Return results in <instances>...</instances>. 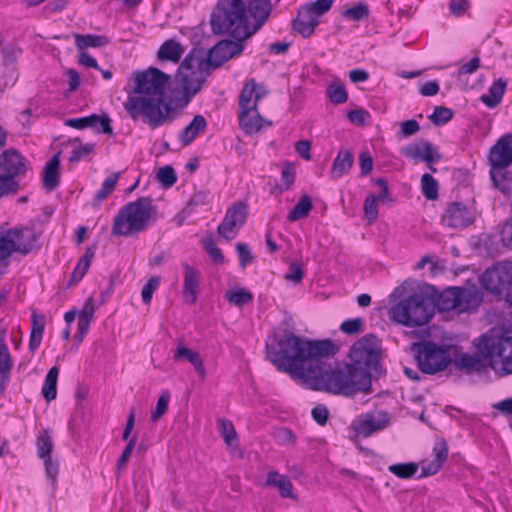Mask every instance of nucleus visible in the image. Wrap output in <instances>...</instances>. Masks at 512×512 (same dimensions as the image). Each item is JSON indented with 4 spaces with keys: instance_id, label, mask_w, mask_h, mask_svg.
Returning <instances> with one entry per match:
<instances>
[{
    "instance_id": "1",
    "label": "nucleus",
    "mask_w": 512,
    "mask_h": 512,
    "mask_svg": "<svg viewBox=\"0 0 512 512\" xmlns=\"http://www.w3.org/2000/svg\"><path fill=\"white\" fill-rule=\"evenodd\" d=\"M339 346L331 339L311 340L284 331L276 345L266 344V357L277 370L298 379L309 388L353 397L372 392V381L381 375V341L366 334L349 349L348 362L332 368L325 359Z\"/></svg>"
},
{
    "instance_id": "2",
    "label": "nucleus",
    "mask_w": 512,
    "mask_h": 512,
    "mask_svg": "<svg viewBox=\"0 0 512 512\" xmlns=\"http://www.w3.org/2000/svg\"><path fill=\"white\" fill-rule=\"evenodd\" d=\"M169 79L168 74L155 67L136 72L135 85L123 103L127 115L133 121L141 120L152 130L171 123L177 113L173 98L165 93Z\"/></svg>"
},
{
    "instance_id": "3",
    "label": "nucleus",
    "mask_w": 512,
    "mask_h": 512,
    "mask_svg": "<svg viewBox=\"0 0 512 512\" xmlns=\"http://www.w3.org/2000/svg\"><path fill=\"white\" fill-rule=\"evenodd\" d=\"M408 283L404 282L391 294V298L401 297L389 310L392 321L406 327H418L428 324L434 316L432 301V285L419 283L407 291Z\"/></svg>"
},
{
    "instance_id": "4",
    "label": "nucleus",
    "mask_w": 512,
    "mask_h": 512,
    "mask_svg": "<svg viewBox=\"0 0 512 512\" xmlns=\"http://www.w3.org/2000/svg\"><path fill=\"white\" fill-rule=\"evenodd\" d=\"M208 67L201 51L197 49H192L179 65L175 81L180 85L181 91L172 97L177 116L201 89L210 74Z\"/></svg>"
},
{
    "instance_id": "5",
    "label": "nucleus",
    "mask_w": 512,
    "mask_h": 512,
    "mask_svg": "<svg viewBox=\"0 0 512 512\" xmlns=\"http://www.w3.org/2000/svg\"><path fill=\"white\" fill-rule=\"evenodd\" d=\"M211 30L215 35H229L244 41L251 37L248 15L243 0H218L210 18Z\"/></svg>"
},
{
    "instance_id": "6",
    "label": "nucleus",
    "mask_w": 512,
    "mask_h": 512,
    "mask_svg": "<svg viewBox=\"0 0 512 512\" xmlns=\"http://www.w3.org/2000/svg\"><path fill=\"white\" fill-rule=\"evenodd\" d=\"M476 346L481 357L497 375L512 374V336L490 329L479 338Z\"/></svg>"
},
{
    "instance_id": "7",
    "label": "nucleus",
    "mask_w": 512,
    "mask_h": 512,
    "mask_svg": "<svg viewBox=\"0 0 512 512\" xmlns=\"http://www.w3.org/2000/svg\"><path fill=\"white\" fill-rule=\"evenodd\" d=\"M156 212L151 197H140L124 205L115 216L111 233L113 235H132L144 231L152 214Z\"/></svg>"
},
{
    "instance_id": "8",
    "label": "nucleus",
    "mask_w": 512,
    "mask_h": 512,
    "mask_svg": "<svg viewBox=\"0 0 512 512\" xmlns=\"http://www.w3.org/2000/svg\"><path fill=\"white\" fill-rule=\"evenodd\" d=\"M434 312L455 310L457 313H471L476 310L482 301L481 295L476 291L463 287H448L439 291L432 285Z\"/></svg>"
},
{
    "instance_id": "9",
    "label": "nucleus",
    "mask_w": 512,
    "mask_h": 512,
    "mask_svg": "<svg viewBox=\"0 0 512 512\" xmlns=\"http://www.w3.org/2000/svg\"><path fill=\"white\" fill-rule=\"evenodd\" d=\"M419 370L428 375H434L445 370L452 362L450 347L439 345L430 340H421L410 345Z\"/></svg>"
},
{
    "instance_id": "10",
    "label": "nucleus",
    "mask_w": 512,
    "mask_h": 512,
    "mask_svg": "<svg viewBox=\"0 0 512 512\" xmlns=\"http://www.w3.org/2000/svg\"><path fill=\"white\" fill-rule=\"evenodd\" d=\"M264 95L257 89V83L254 79H250L243 86L238 104L239 125L245 134L252 135L258 133L264 124L270 126L271 122L264 120L258 112L257 105L259 99Z\"/></svg>"
},
{
    "instance_id": "11",
    "label": "nucleus",
    "mask_w": 512,
    "mask_h": 512,
    "mask_svg": "<svg viewBox=\"0 0 512 512\" xmlns=\"http://www.w3.org/2000/svg\"><path fill=\"white\" fill-rule=\"evenodd\" d=\"M25 158L16 149L0 154V199L19 190L18 176L26 173Z\"/></svg>"
},
{
    "instance_id": "12",
    "label": "nucleus",
    "mask_w": 512,
    "mask_h": 512,
    "mask_svg": "<svg viewBox=\"0 0 512 512\" xmlns=\"http://www.w3.org/2000/svg\"><path fill=\"white\" fill-rule=\"evenodd\" d=\"M481 285L512 305V263L499 262L487 268L481 276Z\"/></svg>"
},
{
    "instance_id": "13",
    "label": "nucleus",
    "mask_w": 512,
    "mask_h": 512,
    "mask_svg": "<svg viewBox=\"0 0 512 512\" xmlns=\"http://www.w3.org/2000/svg\"><path fill=\"white\" fill-rule=\"evenodd\" d=\"M401 154L414 164L424 162L431 172L437 171L432 164L442 159L439 149L425 139H418L404 146Z\"/></svg>"
},
{
    "instance_id": "14",
    "label": "nucleus",
    "mask_w": 512,
    "mask_h": 512,
    "mask_svg": "<svg viewBox=\"0 0 512 512\" xmlns=\"http://www.w3.org/2000/svg\"><path fill=\"white\" fill-rule=\"evenodd\" d=\"M247 215V205L244 202L238 201L232 204L217 228L218 235L228 241L233 239L237 231L244 225Z\"/></svg>"
},
{
    "instance_id": "15",
    "label": "nucleus",
    "mask_w": 512,
    "mask_h": 512,
    "mask_svg": "<svg viewBox=\"0 0 512 512\" xmlns=\"http://www.w3.org/2000/svg\"><path fill=\"white\" fill-rule=\"evenodd\" d=\"M242 42L243 41L235 39H223L218 41L207 52L205 61L208 66L212 69H216L229 59L239 55L244 49Z\"/></svg>"
},
{
    "instance_id": "16",
    "label": "nucleus",
    "mask_w": 512,
    "mask_h": 512,
    "mask_svg": "<svg viewBox=\"0 0 512 512\" xmlns=\"http://www.w3.org/2000/svg\"><path fill=\"white\" fill-rule=\"evenodd\" d=\"M9 240L12 252H18L27 255L38 249V234L33 228H11L4 231Z\"/></svg>"
},
{
    "instance_id": "17",
    "label": "nucleus",
    "mask_w": 512,
    "mask_h": 512,
    "mask_svg": "<svg viewBox=\"0 0 512 512\" xmlns=\"http://www.w3.org/2000/svg\"><path fill=\"white\" fill-rule=\"evenodd\" d=\"M245 6L248 15L247 29H249L252 36L268 21L273 5L271 0H247Z\"/></svg>"
},
{
    "instance_id": "18",
    "label": "nucleus",
    "mask_w": 512,
    "mask_h": 512,
    "mask_svg": "<svg viewBox=\"0 0 512 512\" xmlns=\"http://www.w3.org/2000/svg\"><path fill=\"white\" fill-rule=\"evenodd\" d=\"M383 428L384 420L376 419L372 413L361 414L350 426V429L355 432L354 436H351L350 439L358 446L360 451L367 454L370 453V450L362 447L358 443V436L362 435L363 437H369L374 432L380 431Z\"/></svg>"
},
{
    "instance_id": "19",
    "label": "nucleus",
    "mask_w": 512,
    "mask_h": 512,
    "mask_svg": "<svg viewBox=\"0 0 512 512\" xmlns=\"http://www.w3.org/2000/svg\"><path fill=\"white\" fill-rule=\"evenodd\" d=\"M474 222V214L463 203H450L442 215V223L453 229H463Z\"/></svg>"
},
{
    "instance_id": "20",
    "label": "nucleus",
    "mask_w": 512,
    "mask_h": 512,
    "mask_svg": "<svg viewBox=\"0 0 512 512\" xmlns=\"http://www.w3.org/2000/svg\"><path fill=\"white\" fill-rule=\"evenodd\" d=\"M488 163L499 168L512 165V133L505 134L491 147Z\"/></svg>"
},
{
    "instance_id": "21",
    "label": "nucleus",
    "mask_w": 512,
    "mask_h": 512,
    "mask_svg": "<svg viewBox=\"0 0 512 512\" xmlns=\"http://www.w3.org/2000/svg\"><path fill=\"white\" fill-rule=\"evenodd\" d=\"M64 125L79 130L89 127L95 129L97 133H103L108 135L113 134V129L111 127V119L106 114H92L81 118H69L64 121Z\"/></svg>"
},
{
    "instance_id": "22",
    "label": "nucleus",
    "mask_w": 512,
    "mask_h": 512,
    "mask_svg": "<svg viewBox=\"0 0 512 512\" xmlns=\"http://www.w3.org/2000/svg\"><path fill=\"white\" fill-rule=\"evenodd\" d=\"M432 454L434 459L430 462H421V474L419 478L435 475L448 458V444L443 438H438L433 446Z\"/></svg>"
},
{
    "instance_id": "23",
    "label": "nucleus",
    "mask_w": 512,
    "mask_h": 512,
    "mask_svg": "<svg viewBox=\"0 0 512 512\" xmlns=\"http://www.w3.org/2000/svg\"><path fill=\"white\" fill-rule=\"evenodd\" d=\"M184 270V280L182 293L189 304H194L197 300L200 285V272L190 266L188 263H182Z\"/></svg>"
},
{
    "instance_id": "24",
    "label": "nucleus",
    "mask_w": 512,
    "mask_h": 512,
    "mask_svg": "<svg viewBox=\"0 0 512 512\" xmlns=\"http://www.w3.org/2000/svg\"><path fill=\"white\" fill-rule=\"evenodd\" d=\"M312 14L311 10L302 6L292 22V29L304 38L310 37L320 22Z\"/></svg>"
},
{
    "instance_id": "25",
    "label": "nucleus",
    "mask_w": 512,
    "mask_h": 512,
    "mask_svg": "<svg viewBox=\"0 0 512 512\" xmlns=\"http://www.w3.org/2000/svg\"><path fill=\"white\" fill-rule=\"evenodd\" d=\"M265 485L276 487L282 498L296 499L292 482L287 476L279 474L278 471L273 470L267 474Z\"/></svg>"
},
{
    "instance_id": "26",
    "label": "nucleus",
    "mask_w": 512,
    "mask_h": 512,
    "mask_svg": "<svg viewBox=\"0 0 512 512\" xmlns=\"http://www.w3.org/2000/svg\"><path fill=\"white\" fill-rule=\"evenodd\" d=\"M59 166V153L55 154L44 166L43 187L49 192L59 185Z\"/></svg>"
},
{
    "instance_id": "27",
    "label": "nucleus",
    "mask_w": 512,
    "mask_h": 512,
    "mask_svg": "<svg viewBox=\"0 0 512 512\" xmlns=\"http://www.w3.org/2000/svg\"><path fill=\"white\" fill-rule=\"evenodd\" d=\"M490 178L495 188L505 195L510 194L512 191V170H508V167H491Z\"/></svg>"
},
{
    "instance_id": "28",
    "label": "nucleus",
    "mask_w": 512,
    "mask_h": 512,
    "mask_svg": "<svg viewBox=\"0 0 512 512\" xmlns=\"http://www.w3.org/2000/svg\"><path fill=\"white\" fill-rule=\"evenodd\" d=\"M354 162L353 153L348 149H341L333 161L331 175L333 178H339L348 173Z\"/></svg>"
},
{
    "instance_id": "29",
    "label": "nucleus",
    "mask_w": 512,
    "mask_h": 512,
    "mask_svg": "<svg viewBox=\"0 0 512 512\" xmlns=\"http://www.w3.org/2000/svg\"><path fill=\"white\" fill-rule=\"evenodd\" d=\"M507 83L502 78L494 81L493 84L488 89V94H483L480 97L482 103H484L489 108L496 107L502 100L503 95L505 93Z\"/></svg>"
},
{
    "instance_id": "30",
    "label": "nucleus",
    "mask_w": 512,
    "mask_h": 512,
    "mask_svg": "<svg viewBox=\"0 0 512 512\" xmlns=\"http://www.w3.org/2000/svg\"><path fill=\"white\" fill-rule=\"evenodd\" d=\"M207 122L202 115H196L189 125H187L180 133L179 139L183 145H189L200 133L205 130Z\"/></svg>"
},
{
    "instance_id": "31",
    "label": "nucleus",
    "mask_w": 512,
    "mask_h": 512,
    "mask_svg": "<svg viewBox=\"0 0 512 512\" xmlns=\"http://www.w3.org/2000/svg\"><path fill=\"white\" fill-rule=\"evenodd\" d=\"M184 49L182 45L175 40H166L159 48L157 56L159 60H167L178 63L182 57Z\"/></svg>"
},
{
    "instance_id": "32",
    "label": "nucleus",
    "mask_w": 512,
    "mask_h": 512,
    "mask_svg": "<svg viewBox=\"0 0 512 512\" xmlns=\"http://www.w3.org/2000/svg\"><path fill=\"white\" fill-rule=\"evenodd\" d=\"M45 327V318L43 315L32 314L31 316V334L29 349L34 352L41 344Z\"/></svg>"
},
{
    "instance_id": "33",
    "label": "nucleus",
    "mask_w": 512,
    "mask_h": 512,
    "mask_svg": "<svg viewBox=\"0 0 512 512\" xmlns=\"http://www.w3.org/2000/svg\"><path fill=\"white\" fill-rule=\"evenodd\" d=\"M94 255L95 250L93 247L86 248L84 255L78 260V263L71 274L68 285L75 284L84 277L90 267V263Z\"/></svg>"
},
{
    "instance_id": "34",
    "label": "nucleus",
    "mask_w": 512,
    "mask_h": 512,
    "mask_svg": "<svg viewBox=\"0 0 512 512\" xmlns=\"http://www.w3.org/2000/svg\"><path fill=\"white\" fill-rule=\"evenodd\" d=\"M94 255L95 250L93 247L86 248L84 255L78 260V263L71 274L68 285L75 284L84 277L90 267V263Z\"/></svg>"
},
{
    "instance_id": "35",
    "label": "nucleus",
    "mask_w": 512,
    "mask_h": 512,
    "mask_svg": "<svg viewBox=\"0 0 512 512\" xmlns=\"http://www.w3.org/2000/svg\"><path fill=\"white\" fill-rule=\"evenodd\" d=\"M452 361L458 369H474L479 371L483 367L482 361H484V359L479 352L478 354L461 353L456 355Z\"/></svg>"
},
{
    "instance_id": "36",
    "label": "nucleus",
    "mask_w": 512,
    "mask_h": 512,
    "mask_svg": "<svg viewBox=\"0 0 512 512\" xmlns=\"http://www.w3.org/2000/svg\"><path fill=\"white\" fill-rule=\"evenodd\" d=\"M313 208L311 197L304 194L300 197L297 204L288 213L287 219L291 222L306 218Z\"/></svg>"
},
{
    "instance_id": "37",
    "label": "nucleus",
    "mask_w": 512,
    "mask_h": 512,
    "mask_svg": "<svg viewBox=\"0 0 512 512\" xmlns=\"http://www.w3.org/2000/svg\"><path fill=\"white\" fill-rule=\"evenodd\" d=\"M340 15L346 20L358 22L369 15V9L365 3L358 2L351 6H344Z\"/></svg>"
},
{
    "instance_id": "38",
    "label": "nucleus",
    "mask_w": 512,
    "mask_h": 512,
    "mask_svg": "<svg viewBox=\"0 0 512 512\" xmlns=\"http://www.w3.org/2000/svg\"><path fill=\"white\" fill-rule=\"evenodd\" d=\"M109 43V40L104 35H95V34H76L75 35V45L78 49L83 50L87 47H102Z\"/></svg>"
},
{
    "instance_id": "39",
    "label": "nucleus",
    "mask_w": 512,
    "mask_h": 512,
    "mask_svg": "<svg viewBox=\"0 0 512 512\" xmlns=\"http://www.w3.org/2000/svg\"><path fill=\"white\" fill-rule=\"evenodd\" d=\"M58 373V368L56 366H53L52 368H50L45 377L42 393L47 402H50L56 398Z\"/></svg>"
},
{
    "instance_id": "40",
    "label": "nucleus",
    "mask_w": 512,
    "mask_h": 512,
    "mask_svg": "<svg viewBox=\"0 0 512 512\" xmlns=\"http://www.w3.org/2000/svg\"><path fill=\"white\" fill-rule=\"evenodd\" d=\"M37 455L40 459L51 456L53 440L48 429H43L36 439Z\"/></svg>"
},
{
    "instance_id": "41",
    "label": "nucleus",
    "mask_w": 512,
    "mask_h": 512,
    "mask_svg": "<svg viewBox=\"0 0 512 512\" xmlns=\"http://www.w3.org/2000/svg\"><path fill=\"white\" fill-rule=\"evenodd\" d=\"M418 464L414 462L397 463L388 467V470L400 479H410L418 471Z\"/></svg>"
},
{
    "instance_id": "42",
    "label": "nucleus",
    "mask_w": 512,
    "mask_h": 512,
    "mask_svg": "<svg viewBox=\"0 0 512 512\" xmlns=\"http://www.w3.org/2000/svg\"><path fill=\"white\" fill-rule=\"evenodd\" d=\"M210 200L211 194L209 191H197L189 199L188 203L183 209V213L191 214L196 208L208 205Z\"/></svg>"
},
{
    "instance_id": "43",
    "label": "nucleus",
    "mask_w": 512,
    "mask_h": 512,
    "mask_svg": "<svg viewBox=\"0 0 512 512\" xmlns=\"http://www.w3.org/2000/svg\"><path fill=\"white\" fill-rule=\"evenodd\" d=\"M119 177L120 173L116 172L104 180L102 188L99 189L94 195V202L97 205L105 200L113 192Z\"/></svg>"
},
{
    "instance_id": "44",
    "label": "nucleus",
    "mask_w": 512,
    "mask_h": 512,
    "mask_svg": "<svg viewBox=\"0 0 512 512\" xmlns=\"http://www.w3.org/2000/svg\"><path fill=\"white\" fill-rule=\"evenodd\" d=\"M225 298L229 303H232L238 307H242L253 300V295L243 288H236L227 291Z\"/></svg>"
},
{
    "instance_id": "45",
    "label": "nucleus",
    "mask_w": 512,
    "mask_h": 512,
    "mask_svg": "<svg viewBox=\"0 0 512 512\" xmlns=\"http://www.w3.org/2000/svg\"><path fill=\"white\" fill-rule=\"evenodd\" d=\"M9 240L3 230H0V275H3L9 264L12 249L9 247Z\"/></svg>"
},
{
    "instance_id": "46",
    "label": "nucleus",
    "mask_w": 512,
    "mask_h": 512,
    "mask_svg": "<svg viewBox=\"0 0 512 512\" xmlns=\"http://www.w3.org/2000/svg\"><path fill=\"white\" fill-rule=\"evenodd\" d=\"M421 189L423 195L428 200H435L438 197V183L437 181L428 173H425L421 177Z\"/></svg>"
},
{
    "instance_id": "47",
    "label": "nucleus",
    "mask_w": 512,
    "mask_h": 512,
    "mask_svg": "<svg viewBox=\"0 0 512 512\" xmlns=\"http://www.w3.org/2000/svg\"><path fill=\"white\" fill-rule=\"evenodd\" d=\"M453 111L450 108L444 106H436L429 120L436 126H441L448 123L453 118Z\"/></svg>"
},
{
    "instance_id": "48",
    "label": "nucleus",
    "mask_w": 512,
    "mask_h": 512,
    "mask_svg": "<svg viewBox=\"0 0 512 512\" xmlns=\"http://www.w3.org/2000/svg\"><path fill=\"white\" fill-rule=\"evenodd\" d=\"M327 95L330 101L334 104L345 103L348 99V94L345 86L341 83H332L327 88Z\"/></svg>"
},
{
    "instance_id": "49",
    "label": "nucleus",
    "mask_w": 512,
    "mask_h": 512,
    "mask_svg": "<svg viewBox=\"0 0 512 512\" xmlns=\"http://www.w3.org/2000/svg\"><path fill=\"white\" fill-rule=\"evenodd\" d=\"M3 64L7 70L6 74H9L10 80H13L14 76V65L17 60V49L11 46L4 47L1 50Z\"/></svg>"
},
{
    "instance_id": "50",
    "label": "nucleus",
    "mask_w": 512,
    "mask_h": 512,
    "mask_svg": "<svg viewBox=\"0 0 512 512\" xmlns=\"http://www.w3.org/2000/svg\"><path fill=\"white\" fill-rule=\"evenodd\" d=\"M380 197L370 194L366 197L363 205L365 218L369 223L376 220L378 216V200Z\"/></svg>"
},
{
    "instance_id": "51",
    "label": "nucleus",
    "mask_w": 512,
    "mask_h": 512,
    "mask_svg": "<svg viewBox=\"0 0 512 512\" xmlns=\"http://www.w3.org/2000/svg\"><path fill=\"white\" fill-rule=\"evenodd\" d=\"M203 248L206 253L209 255L211 260L217 264H222L224 262V256L222 251L217 247L213 237H207L202 241Z\"/></svg>"
},
{
    "instance_id": "52",
    "label": "nucleus",
    "mask_w": 512,
    "mask_h": 512,
    "mask_svg": "<svg viewBox=\"0 0 512 512\" xmlns=\"http://www.w3.org/2000/svg\"><path fill=\"white\" fill-rule=\"evenodd\" d=\"M157 180L166 188L173 186L177 181L173 167L169 165L161 167L157 172Z\"/></svg>"
},
{
    "instance_id": "53",
    "label": "nucleus",
    "mask_w": 512,
    "mask_h": 512,
    "mask_svg": "<svg viewBox=\"0 0 512 512\" xmlns=\"http://www.w3.org/2000/svg\"><path fill=\"white\" fill-rule=\"evenodd\" d=\"M364 321L362 318L347 319L340 325V330L347 335L359 334L363 331Z\"/></svg>"
},
{
    "instance_id": "54",
    "label": "nucleus",
    "mask_w": 512,
    "mask_h": 512,
    "mask_svg": "<svg viewBox=\"0 0 512 512\" xmlns=\"http://www.w3.org/2000/svg\"><path fill=\"white\" fill-rule=\"evenodd\" d=\"M94 149H95L94 143L80 144L79 146L75 147L72 150L71 155L69 157V162L70 163L79 162L84 157L93 153Z\"/></svg>"
},
{
    "instance_id": "55",
    "label": "nucleus",
    "mask_w": 512,
    "mask_h": 512,
    "mask_svg": "<svg viewBox=\"0 0 512 512\" xmlns=\"http://www.w3.org/2000/svg\"><path fill=\"white\" fill-rule=\"evenodd\" d=\"M217 423L219 426L220 434L223 437L225 443L227 445H231L232 441L236 439L237 436L232 423L225 419H219Z\"/></svg>"
},
{
    "instance_id": "56",
    "label": "nucleus",
    "mask_w": 512,
    "mask_h": 512,
    "mask_svg": "<svg viewBox=\"0 0 512 512\" xmlns=\"http://www.w3.org/2000/svg\"><path fill=\"white\" fill-rule=\"evenodd\" d=\"M332 4L333 0H316L315 2L304 5V7L311 10L313 12L312 15L319 20L324 13L330 10Z\"/></svg>"
},
{
    "instance_id": "57",
    "label": "nucleus",
    "mask_w": 512,
    "mask_h": 512,
    "mask_svg": "<svg viewBox=\"0 0 512 512\" xmlns=\"http://www.w3.org/2000/svg\"><path fill=\"white\" fill-rule=\"evenodd\" d=\"M169 400H170L169 392L163 391L157 400V404H156V408H155L154 412L151 414L152 421L159 420L166 413Z\"/></svg>"
},
{
    "instance_id": "58",
    "label": "nucleus",
    "mask_w": 512,
    "mask_h": 512,
    "mask_svg": "<svg viewBox=\"0 0 512 512\" xmlns=\"http://www.w3.org/2000/svg\"><path fill=\"white\" fill-rule=\"evenodd\" d=\"M160 282V278L154 276L148 280V282L142 288L141 296L142 300L145 304H149L152 299V295L154 291L158 288Z\"/></svg>"
},
{
    "instance_id": "59",
    "label": "nucleus",
    "mask_w": 512,
    "mask_h": 512,
    "mask_svg": "<svg viewBox=\"0 0 512 512\" xmlns=\"http://www.w3.org/2000/svg\"><path fill=\"white\" fill-rule=\"evenodd\" d=\"M399 125H400L399 136L403 137V138L410 137L420 131V125L414 119L402 121V122H400Z\"/></svg>"
},
{
    "instance_id": "60",
    "label": "nucleus",
    "mask_w": 512,
    "mask_h": 512,
    "mask_svg": "<svg viewBox=\"0 0 512 512\" xmlns=\"http://www.w3.org/2000/svg\"><path fill=\"white\" fill-rule=\"evenodd\" d=\"M235 248L239 257V264L242 268L253 261L254 257L247 244L239 242Z\"/></svg>"
},
{
    "instance_id": "61",
    "label": "nucleus",
    "mask_w": 512,
    "mask_h": 512,
    "mask_svg": "<svg viewBox=\"0 0 512 512\" xmlns=\"http://www.w3.org/2000/svg\"><path fill=\"white\" fill-rule=\"evenodd\" d=\"M137 437L136 435H133L127 445L125 446L124 450L122 451V454L120 455L118 461H117V471H120L127 463L136 443Z\"/></svg>"
},
{
    "instance_id": "62",
    "label": "nucleus",
    "mask_w": 512,
    "mask_h": 512,
    "mask_svg": "<svg viewBox=\"0 0 512 512\" xmlns=\"http://www.w3.org/2000/svg\"><path fill=\"white\" fill-rule=\"evenodd\" d=\"M45 466V472L47 477L51 480L52 485L55 484L59 472V466L57 462H53L51 456L42 459Z\"/></svg>"
},
{
    "instance_id": "63",
    "label": "nucleus",
    "mask_w": 512,
    "mask_h": 512,
    "mask_svg": "<svg viewBox=\"0 0 512 512\" xmlns=\"http://www.w3.org/2000/svg\"><path fill=\"white\" fill-rule=\"evenodd\" d=\"M500 238L505 247L512 249V218L502 226Z\"/></svg>"
},
{
    "instance_id": "64",
    "label": "nucleus",
    "mask_w": 512,
    "mask_h": 512,
    "mask_svg": "<svg viewBox=\"0 0 512 512\" xmlns=\"http://www.w3.org/2000/svg\"><path fill=\"white\" fill-rule=\"evenodd\" d=\"M312 418L316 423L323 426L327 423L328 420V409L324 405H317L312 409Z\"/></svg>"
}]
</instances>
